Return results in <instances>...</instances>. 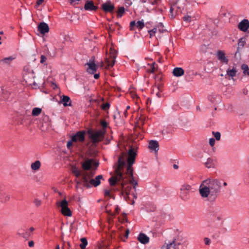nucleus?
<instances>
[{
  "instance_id": "obj_1",
  "label": "nucleus",
  "mask_w": 249,
  "mask_h": 249,
  "mask_svg": "<svg viewBox=\"0 0 249 249\" xmlns=\"http://www.w3.org/2000/svg\"><path fill=\"white\" fill-rule=\"evenodd\" d=\"M136 155V151L134 150L132 147H131L128 153L126 171L124 172V168L125 166V155L122 153L118 158V164L115 170V175L108 179L112 189H115L114 187H115V189L124 196L125 199H126L131 189V186L128 181L134 185V189H135V186L137 184V182L133 178L132 168Z\"/></svg>"
},
{
  "instance_id": "obj_2",
  "label": "nucleus",
  "mask_w": 249,
  "mask_h": 249,
  "mask_svg": "<svg viewBox=\"0 0 249 249\" xmlns=\"http://www.w3.org/2000/svg\"><path fill=\"white\" fill-rule=\"evenodd\" d=\"M222 189V180L208 178L203 180L199 187V193L203 199L210 202H214Z\"/></svg>"
},
{
  "instance_id": "obj_3",
  "label": "nucleus",
  "mask_w": 249,
  "mask_h": 249,
  "mask_svg": "<svg viewBox=\"0 0 249 249\" xmlns=\"http://www.w3.org/2000/svg\"><path fill=\"white\" fill-rule=\"evenodd\" d=\"M93 173L88 171H84L82 174V181L83 185L88 187L93 186L96 187L101 183V179L103 178L102 175L97 176L95 179L92 178Z\"/></svg>"
},
{
  "instance_id": "obj_4",
  "label": "nucleus",
  "mask_w": 249,
  "mask_h": 249,
  "mask_svg": "<svg viewBox=\"0 0 249 249\" xmlns=\"http://www.w3.org/2000/svg\"><path fill=\"white\" fill-rule=\"evenodd\" d=\"M209 216L214 225L218 226L223 224L222 215L220 212L216 210H212L210 212Z\"/></svg>"
},
{
  "instance_id": "obj_5",
  "label": "nucleus",
  "mask_w": 249,
  "mask_h": 249,
  "mask_svg": "<svg viewBox=\"0 0 249 249\" xmlns=\"http://www.w3.org/2000/svg\"><path fill=\"white\" fill-rule=\"evenodd\" d=\"M105 132L103 130L89 132L90 138L93 143H96L103 140Z\"/></svg>"
},
{
  "instance_id": "obj_6",
  "label": "nucleus",
  "mask_w": 249,
  "mask_h": 249,
  "mask_svg": "<svg viewBox=\"0 0 249 249\" xmlns=\"http://www.w3.org/2000/svg\"><path fill=\"white\" fill-rule=\"evenodd\" d=\"M116 55V51L114 49L110 48L109 53L107 54L105 59V63L107 65V68L114 66Z\"/></svg>"
},
{
  "instance_id": "obj_7",
  "label": "nucleus",
  "mask_w": 249,
  "mask_h": 249,
  "mask_svg": "<svg viewBox=\"0 0 249 249\" xmlns=\"http://www.w3.org/2000/svg\"><path fill=\"white\" fill-rule=\"evenodd\" d=\"M58 207H61V213L65 216H71V212L68 207V202L65 199L62 200L61 202H57L56 203Z\"/></svg>"
},
{
  "instance_id": "obj_8",
  "label": "nucleus",
  "mask_w": 249,
  "mask_h": 249,
  "mask_svg": "<svg viewBox=\"0 0 249 249\" xmlns=\"http://www.w3.org/2000/svg\"><path fill=\"white\" fill-rule=\"evenodd\" d=\"M23 71L24 79L31 82V80L34 79L35 77L33 70L30 66H26L24 67Z\"/></svg>"
},
{
  "instance_id": "obj_9",
  "label": "nucleus",
  "mask_w": 249,
  "mask_h": 249,
  "mask_svg": "<svg viewBox=\"0 0 249 249\" xmlns=\"http://www.w3.org/2000/svg\"><path fill=\"white\" fill-rule=\"evenodd\" d=\"M87 67V71L88 73L93 74L96 71L98 66L94 62V58L92 57L89 61L85 64Z\"/></svg>"
},
{
  "instance_id": "obj_10",
  "label": "nucleus",
  "mask_w": 249,
  "mask_h": 249,
  "mask_svg": "<svg viewBox=\"0 0 249 249\" xmlns=\"http://www.w3.org/2000/svg\"><path fill=\"white\" fill-rule=\"evenodd\" d=\"M71 172L74 175V176L76 178H78L79 177H81V178L80 180L75 179V182L76 183V187L81 184L83 185V183L82 181V174L84 172V171H81L79 170L76 166H72L71 167Z\"/></svg>"
},
{
  "instance_id": "obj_11",
  "label": "nucleus",
  "mask_w": 249,
  "mask_h": 249,
  "mask_svg": "<svg viewBox=\"0 0 249 249\" xmlns=\"http://www.w3.org/2000/svg\"><path fill=\"white\" fill-rule=\"evenodd\" d=\"M92 165H95L97 167L98 163L95 162L93 159H88L82 163V167L84 170H88L91 168Z\"/></svg>"
},
{
  "instance_id": "obj_12",
  "label": "nucleus",
  "mask_w": 249,
  "mask_h": 249,
  "mask_svg": "<svg viewBox=\"0 0 249 249\" xmlns=\"http://www.w3.org/2000/svg\"><path fill=\"white\" fill-rule=\"evenodd\" d=\"M238 28L242 32H245L249 28V21L248 19H244L240 22L238 25Z\"/></svg>"
},
{
  "instance_id": "obj_13",
  "label": "nucleus",
  "mask_w": 249,
  "mask_h": 249,
  "mask_svg": "<svg viewBox=\"0 0 249 249\" xmlns=\"http://www.w3.org/2000/svg\"><path fill=\"white\" fill-rule=\"evenodd\" d=\"M217 59L223 63L228 64V59L225 56V53L223 51L219 50L216 53Z\"/></svg>"
},
{
  "instance_id": "obj_14",
  "label": "nucleus",
  "mask_w": 249,
  "mask_h": 249,
  "mask_svg": "<svg viewBox=\"0 0 249 249\" xmlns=\"http://www.w3.org/2000/svg\"><path fill=\"white\" fill-rule=\"evenodd\" d=\"M85 133L84 131L78 132L75 135L72 137V140L74 142L77 141L83 142L85 139Z\"/></svg>"
},
{
  "instance_id": "obj_15",
  "label": "nucleus",
  "mask_w": 249,
  "mask_h": 249,
  "mask_svg": "<svg viewBox=\"0 0 249 249\" xmlns=\"http://www.w3.org/2000/svg\"><path fill=\"white\" fill-rule=\"evenodd\" d=\"M237 71L236 68L233 67L232 69L229 68L226 71V74L225 75L226 78H231L233 79V77L236 75Z\"/></svg>"
},
{
  "instance_id": "obj_16",
  "label": "nucleus",
  "mask_w": 249,
  "mask_h": 249,
  "mask_svg": "<svg viewBox=\"0 0 249 249\" xmlns=\"http://www.w3.org/2000/svg\"><path fill=\"white\" fill-rule=\"evenodd\" d=\"M102 7L103 10L106 12H112L114 9V5L110 1L103 3Z\"/></svg>"
},
{
  "instance_id": "obj_17",
  "label": "nucleus",
  "mask_w": 249,
  "mask_h": 249,
  "mask_svg": "<svg viewBox=\"0 0 249 249\" xmlns=\"http://www.w3.org/2000/svg\"><path fill=\"white\" fill-rule=\"evenodd\" d=\"M38 30L41 34H45L49 32V28L47 24L41 22L38 26Z\"/></svg>"
},
{
  "instance_id": "obj_18",
  "label": "nucleus",
  "mask_w": 249,
  "mask_h": 249,
  "mask_svg": "<svg viewBox=\"0 0 249 249\" xmlns=\"http://www.w3.org/2000/svg\"><path fill=\"white\" fill-rule=\"evenodd\" d=\"M148 147L150 150L157 152L159 149V143L156 141L151 140L149 142Z\"/></svg>"
},
{
  "instance_id": "obj_19",
  "label": "nucleus",
  "mask_w": 249,
  "mask_h": 249,
  "mask_svg": "<svg viewBox=\"0 0 249 249\" xmlns=\"http://www.w3.org/2000/svg\"><path fill=\"white\" fill-rule=\"evenodd\" d=\"M10 199V195L6 193L3 191H0V200L1 202L4 203L9 201Z\"/></svg>"
},
{
  "instance_id": "obj_20",
  "label": "nucleus",
  "mask_w": 249,
  "mask_h": 249,
  "mask_svg": "<svg viewBox=\"0 0 249 249\" xmlns=\"http://www.w3.org/2000/svg\"><path fill=\"white\" fill-rule=\"evenodd\" d=\"M61 102L64 107L71 106V100L70 98L66 95H63L61 98Z\"/></svg>"
},
{
  "instance_id": "obj_21",
  "label": "nucleus",
  "mask_w": 249,
  "mask_h": 249,
  "mask_svg": "<svg viewBox=\"0 0 249 249\" xmlns=\"http://www.w3.org/2000/svg\"><path fill=\"white\" fill-rule=\"evenodd\" d=\"M84 8L86 10H95L97 7L94 6L93 2L91 1L87 0L85 4Z\"/></svg>"
},
{
  "instance_id": "obj_22",
  "label": "nucleus",
  "mask_w": 249,
  "mask_h": 249,
  "mask_svg": "<svg viewBox=\"0 0 249 249\" xmlns=\"http://www.w3.org/2000/svg\"><path fill=\"white\" fill-rule=\"evenodd\" d=\"M138 240L142 244H145L149 242V237L144 233H140L138 237Z\"/></svg>"
},
{
  "instance_id": "obj_23",
  "label": "nucleus",
  "mask_w": 249,
  "mask_h": 249,
  "mask_svg": "<svg viewBox=\"0 0 249 249\" xmlns=\"http://www.w3.org/2000/svg\"><path fill=\"white\" fill-rule=\"evenodd\" d=\"M172 73L175 76L179 77L184 74V71L182 68L177 67L173 69Z\"/></svg>"
},
{
  "instance_id": "obj_24",
  "label": "nucleus",
  "mask_w": 249,
  "mask_h": 249,
  "mask_svg": "<svg viewBox=\"0 0 249 249\" xmlns=\"http://www.w3.org/2000/svg\"><path fill=\"white\" fill-rule=\"evenodd\" d=\"M16 58L15 56H10L0 60V64H10L11 62Z\"/></svg>"
},
{
  "instance_id": "obj_25",
  "label": "nucleus",
  "mask_w": 249,
  "mask_h": 249,
  "mask_svg": "<svg viewBox=\"0 0 249 249\" xmlns=\"http://www.w3.org/2000/svg\"><path fill=\"white\" fill-rule=\"evenodd\" d=\"M18 234L25 239H28L31 235V233L28 231L23 229L18 231Z\"/></svg>"
},
{
  "instance_id": "obj_26",
  "label": "nucleus",
  "mask_w": 249,
  "mask_h": 249,
  "mask_svg": "<svg viewBox=\"0 0 249 249\" xmlns=\"http://www.w3.org/2000/svg\"><path fill=\"white\" fill-rule=\"evenodd\" d=\"M41 166V163L39 160H36L31 165V169L34 171H37Z\"/></svg>"
},
{
  "instance_id": "obj_27",
  "label": "nucleus",
  "mask_w": 249,
  "mask_h": 249,
  "mask_svg": "<svg viewBox=\"0 0 249 249\" xmlns=\"http://www.w3.org/2000/svg\"><path fill=\"white\" fill-rule=\"evenodd\" d=\"M175 245V242L173 241L169 244H165L161 249H176Z\"/></svg>"
},
{
  "instance_id": "obj_28",
  "label": "nucleus",
  "mask_w": 249,
  "mask_h": 249,
  "mask_svg": "<svg viewBox=\"0 0 249 249\" xmlns=\"http://www.w3.org/2000/svg\"><path fill=\"white\" fill-rule=\"evenodd\" d=\"M246 43V38L242 37L240 38L238 42V48L237 50L242 49L245 46Z\"/></svg>"
},
{
  "instance_id": "obj_29",
  "label": "nucleus",
  "mask_w": 249,
  "mask_h": 249,
  "mask_svg": "<svg viewBox=\"0 0 249 249\" xmlns=\"http://www.w3.org/2000/svg\"><path fill=\"white\" fill-rule=\"evenodd\" d=\"M241 69L243 71V73L245 75L249 76V67L247 65L245 64L242 65Z\"/></svg>"
},
{
  "instance_id": "obj_30",
  "label": "nucleus",
  "mask_w": 249,
  "mask_h": 249,
  "mask_svg": "<svg viewBox=\"0 0 249 249\" xmlns=\"http://www.w3.org/2000/svg\"><path fill=\"white\" fill-rule=\"evenodd\" d=\"M206 167L210 168L214 166V160L211 158H208L205 163Z\"/></svg>"
},
{
  "instance_id": "obj_31",
  "label": "nucleus",
  "mask_w": 249,
  "mask_h": 249,
  "mask_svg": "<svg viewBox=\"0 0 249 249\" xmlns=\"http://www.w3.org/2000/svg\"><path fill=\"white\" fill-rule=\"evenodd\" d=\"M41 110L42 109L40 108L35 107L32 110V114L34 116H37L40 114Z\"/></svg>"
},
{
  "instance_id": "obj_32",
  "label": "nucleus",
  "mask_w": 249,
  "mask_h": 249,
  "mask_svg": "<svg viewBox=\"0 0 249 249\" xmlns=\"http://www.w3.org/2000/svg\"><path fill=\"white\" fill-rule=\"evenodd\" d=\"M191 189V186L188 184H184L180 188V191L187 192L188 194Z\"/></svg>"
},
{
  "instance_id": "obj_33",
  "label": "nucleus",
  "mask_w": 249,
  "mask_h": 249,
  "mask_svg": "<svg viewBox=\"0 0 249 249\" xmlns=\"http://www.w3.org/2000/svg\"><path fill=\"white\" fill-rule=\"evenodd\" d=\"M117 27L118 29H119V25L118 23H116L114 25H113V24L109 25V27H108V29L109 33H110L113 32L115 30V28Z\"/></svg>"
},
{
  "instance_id": "obj_34",
  "label": "nucleus",
  "mask_w": 249,
  "mask_h": 249,
  "mask_svg": "<svg viewBox=\"0 0 249 249\" xmlns=\"http://www.w3.org/2000/svg\"><path fill=\"white\" fill-rule=\"evenodd\" d=\"M81 244L80 245L81 249H85L88 244V242L86 238H82L80 239Z\"/></svg>"
},
{
  "instance_id": "obj_35",
  "label": "nucleus",
  "mask_w": 249,
  "mask_h": 249,
  "mask_svg": "<svg viewBox=\"0 0 249 249\" xmlns=\"http://www.w3.org/2000/svg\"><path fill=\"white\" fill-rule=\"evenodd\" d=\"M188 194L187 192L180 191V197L183 200H187L188 199Z\"/></svg>"
},
{
  "instance_id": "obj_36",
  "label": "nucleus",
  "mask_w": 249,
  "mask_h": 249,
  "mask_svg": "<svg viewBox=\"0 0 249 249\" xmlns=\"http://www.w3.org/2000/svg\"><path fill=\"white\" fill-rule=\"evenodd\" d=\"M144 26V22L142 20L141 21H138L136 23V27L139 29V30H141L142 29Z\"/></svg>"
},
{
  "instance_id": "obj_37",
  "label": "nucleus",
  "mask_w": 249,
  "mask_h": 249,
  "mask_svg": "<svg viewBox=\"0 0 249 249\" xmlns=\"http://www.w3.org/2000/svg\"><path fill=\"white\" fill-rule=\"evenodd\" d=\"M124 12V7H120L119 8L118 10L117 11V16L118 17H121L123 14Z\"/></svg>"
},
{
  "instance_id": "obj_38",
  "label": "nucleus",
  "mask_w": 249,
  "mask_h": 249,
  "mask_svg": "<svg viewBox=\"0 0 249 249\" xmlns=\"http://www.w3.org/2000/svg\"><path fill=\"white\" fill-rule=\"evenodd\" d=\"M158 29L157 27L154 28L153 29L148 31L150 35V37L151 38L152 36H155V34L157 33Z\"/></svg>"
},
{
  "instance_id": "obj_39",
  "label": "nucleus",
  "mask_w": 249,
  "mask_h": 249,
  "mask_svg": "<svg viewBox=\"0 0 249 249\" xmlns=\"http://www.w3.org/2000/svg\"><path fill=\"white\" fill-rule=\"evenodd\" d=\"M2 93L3 95L2 98H1V100H6L8 99V93L6 91H3L2 89L0 88V93Z\"/></svg>"
},
{
  "instance_id": "obj_40",
  "label": "nucleus",
  "mask_w": 249,
  "mask_h": 249,
  "mask_svg": "<svg viewBox=\"0 0 249 249\" xmlns=\"http://www.w3.org/2000/svg\"><path fill=\"white\" fill-rule=\"evenodd\" d=\"M212 134L214 136L216 140L219 141L220 140L221 134L220 132L213 131Z\"/></svg>"
},
{
  "instance_id": "obj_41",
  "label": "nucleus",
  "mask_w": 249,
  "mask_h": 249,
  "mask_svg": "<svg viewBox=\"0 0 249 249\" xmlns=\"http://www.w3.org/2000/svg\"><path fill=\"white\" fill-rule=\"evenodd\" d=\"M158 0H140V1L142 3L148 2L154 5L157 3Z\"/></svg>"
},
{
  "instance_id": "obj_42",
  "label": "nucleus",
  "mask_w": 249,
  "mask_h": 249,
  "mask_svg": "<svg viewBox=\"0 0 249 249\" xmlns=\"http://www.w3.org/2000/svg\"><path fill=\"white\" fill-rule=\"evenodd\" d=\"M155 63H153L152 64L150 65V68L147 70V71L150 73H153L155 71Z\"/></svg>"
},
{
  "instance_id": "obj_43",
  "label": "nucleus",
  "mask_w": 249,
  "mask_h": 249,
  "mask_svg": "<svg viewBox=\"0 0 249 249\" xmlns=\"http://www.w3.org/2000/svg\"><path fill=\"white\" fill-rule=\"evenodd\" d=\"M156 27L160 33H161L164 31L163 25L161 23H160Z\"/></svg>"
},
{
  "instance_id": "obj_44",
  "label": "nucleus",
  "mask_w": 249,
  "mask_h": 249,
  "mask_svg": "<svg viewBox=\"0 0 249 249\" xmlns=\"http://www.w3.org/2000/svg\"><path fill=\"white\" fill-rule=\"evenodd\" d=\"M41 203L42 202H41V200L38 199V198H35L34 200V203L37 207L40 206L41 204Z\"/></svg>"
},
{
  "instance_id": "obj_45",
  "label": "nucleus",
  "mask_w": 249,
  "mask_h": 249,
  "mask_svg": "<svg viewBox=\"0 0 249 249\" xmlns=\"http://www.w3.org/2000/svg\"><path fill=\"white\" fill-rule=\"evenodd\" d=\"M135 27H136V22L135 21H131L130 23V30H134Z\"/></svg>"
},
{
  "instance_id": "obj_46",
  "label": "nucleus",
  "mask_w": 249,
  "mask_h": 249,
  "mask_svg": "<svg viewBox=\"0 0 249 249\" xmlns=\"http://www.w3.org/2000/svg\"><path fill=\"white\" fill-rule=\"evenodd\" d=\"M183 20L184 21L189 23L191 21V17L189 16H185L183 17Z\"/></svg>"
},
{
  "instance_id": "obj_47",
  "label": "nucleus",
  "mask_w": 249,
  "mask_h": 249,
  "mask_svg": "<svg viewBox=\"0 0 249 249\" xmlns=\"http://www.w3.org/2000/svg\"><path fill=\"white\" fill-rule=\"evenodd\" d=\"M215 140L214 138H212L209 139V144L211 146L213 147L214 145Z\"/></svg>"
},
{
  "instance_id": "obj_48",
  "label": "nucleus",
  "mask_w": 249,
  "mask_h": 249,
  "mask_svg": "<svg viewBox=\"0 0 249 249\" xmlns=\"http://www.w3.org/2000/svg\"><path fill=\"white\" fill-rule=\"evenodd\" d=\"M204 242L206 245H209L211 243V240L208 237H205L204 238Z\"/></svg>"
},
{
  "instance_id": "obj_49",
  "label": "nucleus",
  "mask_w": 249,
  "mask_h": 249,
  "mask_svg": "<svg viewBox=\"0 0 249 249\" xmlns=\"http://www.w3.org/2000/svg\"><path fill=\"white\" fill-rule=\"evenodd\" d=\"M47 60V58L45 55H41L40 57V62L42 64L44 63Z\"/></svg>"
},
{
  "instance_id": "obj_50",
  "label": "nucleus",
  "mask_w": 249,
  "mask_h": 249,
  "mask_svg": "<svg viewBox=\"0 0 249 249\" xmlns=\"http://www.w3.org/2000/svg\"><path fill=\"white\" fill-rule=\"evenodd\" d=\"M104 193H105V196H108V197H111V194H110V190L106 189V190H105Z\"/></svg>"
},
{
  "instance_id": "obj_51",
  "label": "nucleus",
  "mask_w": 249,
  "mask_h": 249,
  "mask_svg": "<svg viewBox=\"0 0 249 249\" xmlns=\"http://www.w3.org/2000/svg\"><path fill=\"white\" fill-rule=\"evenodd\" d=\"M132 4V2L131 0H125L124 4L126 7L130 6Z\"/></svg>"
},
{
  "instance_id": "obj_52",
  "label": "nucleus",
  "mask_w": 249,
  "mask_h": 249,
  "mask_svg": "<svg viewBox=\"0 0 249 249\" xmlns=\"http://www.w3.org/2000/svg\"><path fill=\"white\" fill-rule=\"evenodd\" d=\"M109 106L110 105L108 103H107L103 105L102 108L103 110H107L108 108H109Z\"/></svg>"
},
{
  "instance_id": "obj_53",
  "label": "nucleus",
  "mask_w": 249,
  "mask_h": 249,
  "mask_svg": "<svg viewBox=\"0 0 249 249\" xmlns=\"http://www.w3.org/2000/svg\"><path fill=\"white\" fill-rule=\"evenodd\" d=\"M74 141L72 140V139L69 141H68L67 142V147L68 149H70V148L71 147V146H72V142H73Z\"/></svg>"
},
{
  "instance_id": "obj_54",
  "label": "nucleus",
  "mask_w": 249,
  "mask_h": 249,
  "mask_svg": "<svg viewBox=\"0 0 249 249\" xmlns=\"http://www.w3.org/2000/svg\"><path fill=\"white\" fill-rule=\"evenodd\" d=\"M80 0H69L71 4L74 5L78 3Z\"/></svg>"
},
{
  "instance_id": "obj_55",
  "label": "nucleus",
  "mask_w": 249,
  "mask_h": 249,
  "mask_svg": "<svg viewBox=\"0 0 249 249\" xmlns=\"http://www.w3.org/2000/svg\"><path fill=\"white\" fill-rule=\"evenodd\" d=\"M101 125L104 128H105L107 127V124L106 122L103 121L101 122Z\"/></svg>"
},
{
  "instance_id": "obj_56",
  "label": "nucleus",
  "mask_w": 249,
  "mask_h": 249,
  "mask_svg": "<svg viewBox=\"0 0 249 249\" xmlns=\"http://www.w3.org/2000/svg\"><path fill=\"white\" fill-rule=\"evenodd\" d=\"M129 233V231L128 229H127V230L125 231L124 235V238L126 239L128 237Z\"/></svg>"
},
{
  "instance_id": "obj_57",
  "label": "nucleus",
  "mask_w": 249,
  "mask_h": 249,
  "mask_svg": "<svg viewBox=\"0 0 249 249\" xmlns=\"http://www.w3.org/2000/svg\"><path fill=\"white\" fill-rule=\"evenodd\" d=\"M28 245L30 247H33L34 246V242L33 241L29 242Z\"/></svg>"
},
{
  "instance_id": "obj_58",
  "label": "nucleus",
  "mask_w": 249,
  "mask_h": 249,
  "mask_svg": "<svg viewBox=\"0 0 249 249\" xmlns=\"http://www.w3.org/2000/svg\"><path fill=\"white\" fill-rule=\"evenodd\" d=\"M43 1L44 0H37L36 5L39 6V5L41 4Z\"/></svg>"
},
{
  "instance_id": "obj_59",
  "label": "nucleus",
  "mask_w": 249,
  "mask_h": 249,
  "mask_svg": "<svg viewBox=\"0 0 249 249\" xmlns=\"http://www.w3.org/2000/svg\"><path fill=\"white\" fill-rule=\"evenodd\" d=\"M99 77V74L95 73L94 75V78L96 79H97Z\"/></svg>"
},
{
  "instance_id": "obj_60",
  "label": "nucleus",
  "mask_w": 249,
  "mask_h": 249,
  "mask_svg": "<svg viewBox=\"0 0 249 249\" xmlns=\"http://www.w3.org/2000/svg\"><path fill=\"white\" fill-rule=\"evenodd\" d=\"M35 229L33 227H31L28 231L30 232L33 231Z\"/></svg>"
},
{
  "instance_id": "obj_61",
  "label": "nucleus",
  "mask_w": 249,
  "mask_h": 249,
  "mask_svg": "<svg viewBox=\"0 0 249 249\" xmlns=\"http://www.w3.org/2000/svg\"><path fill=\"white\" fill-rule=\"evenodd\" d=\"M156 95L159 97V98H160L161 97V94L160 92H158L157 93H156Z\"/></svg>"
},
{
  "instance_id": "obj_62",
  "label": "nucleus",
  "mask_w": 249,
  "mask_h": 249,
  "mask_svg": "<svg viewBox=\"0 0 249 249\" xmlns=\"http://www.w3.org/2000/svg\"><path fill=\"white\" fill-rule=\"evenodd\" d=\"M119 209L118 206H115V211L116 213H119Z\"/></svg>"
},
{
  "instance_id": "obj_63",
  "label": "nucleus",
  "mask_w": 249,
  "mask_h": 249,
  "mask_svg": "<svg viewBox=\"0 0 249 249\" xmlns=\"http://www.w3.org/2000/svg\"><path fill=\"white\" fill-rule=\"evenodd\" d=\"M227 186V183L225 181H224L223 182H222V186Z\"/></svg>"
},
{
  "instance_id": "obj_64",
  "label": "nucleus",
  "mask_w": 249,
  "mask_h": 249,
  "mask_svg": "<svg viewBox=\"0 0 249 249\" xmlns=\"http://www.w3.org/2000/svg\"><path fill=\"white\" fill-rule=\"evenodd\" d=\"M173 167H174V169H178V165H177V164H174V165H173Z\"/></svg>"
}]
</instances>
